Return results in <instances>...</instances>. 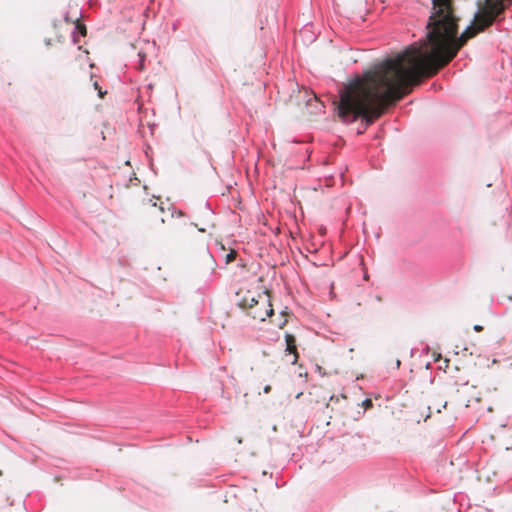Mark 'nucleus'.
I'll use <instances>...</instances> for the list:
<instances>
[{"label": "nucleus", "instance_id": "ddd939ff", "mask_svg": "<svg viewBox=\"0 0 512 512\" xmlns=\"http://www.w3.org/2000/svg\"><path fill=\"white\" fill-rule=\"evenodd\" d=\"M368 404H369V405L371 404V401H370V400H367V401L365 402V405H368Z\"/></svg>", "mask_w": 512, "mask_h": 512}, {"label": "nucleus", "instance_id": "9d476101", "mask_svg": "<svg viewBox=\"0 0 512 512\" xmlns=\"http://www.w3.org/2000/svg\"><path fill=\"white\" fill-rule=\"evenodd\" d=\"M474 330H475L476 332H481V331L483 330V327H482L481 325H475V326H474Z\"/></svg>", "mask_w": 512, "mask_h": 512}, {"label": "nucleus", "instance_id": "f03ea898", "mask_svg": "<svg viewBox=\"0 0 512 512\" xmlns=\"http://www.w3.org/2000/svg\"><path fill=\"white\" fill-rule=\"evenodd\" d=\"M258 294L259 293L253 292L248 289H239V291L236 293L238 306L242 309L247 310V312L249 313V310L254 306V304L258 303Z\"/></svg>", "mask_w": 512, "mask_h": 512}, {"label": "nucleus", "instance_id": "1a4fd4ad", "mask_svg": "<svg viewBox=\"0 0 512 512\" xmlns=\"http://www.w3.org/2000/svg\"><path fill=\"white\" fill-rule=\"evenodd\" d=\"M263 391H264V393H265V394L270 393V391H271V386H270V385H266V386L264 387Z\"/></svg>", "mask_w": 512, "mask_h": 512}, {"label": "nucleus", "instance_id": "423d86ee", "mask_svg": "<svg viewBox=\"0 0 512 512\" xmlns=\"http://www.w3.org/2000/svg\"><path fill=\"white\" fill-rule=\"evenodd\" d=\"M76 29L82 36H86V34H87L86 26L83 23L79 22L78 20L76 21Z\"/></svg>", "mask_w": 512, "mask_h": 512}, {"label": "nucleus", "instance_id": "4468645a", "mask_svg": "<svg viewBox=\"0 0 512 512\" xmlns=\"http://www.w3.org/2000/svg\"><path fill=\"white\" fill-rule=\"evenodd\" d=\"M368 404H369V405L371 404V401H370V400H367V401L365 402V405H368Z\"/></svg>", "mask_w": 512, "mask_h": 512}, {"label": "nucleus", "instance_id": "39448f33", "mask_svg": "<svg viewBox=\"0 0 512 512\" xmlns=\"http://www.w3.org/2000/svg\"><path fill=\"white\" fill-rule=\"evenodd\" d=\"M286 352L292 355L291 364H296L299 358L297 351L296 338L294 335L287 333L285 335Z\"/></svg>", "mask_w": 512, "mask_h": 512}, {"label": "nucleus", "instance_id": "9b49d317", "mask_svg": "<svg viewBox=\"0 0 512 512\" xmlns=\"http://www.w3.org/2000/svg\"><path fill=\"white\" fill-rule=\"evenodd\" d=\"M18 512H22L23 511V507L21 505L18 506Z\"/></svg>", "mask_w": 512, "mask_h": 512}, {"label": "nucleus", "instance_id": "6e6552de", "mask_svg": "<svg viewBox=\"0 0 512 512\" xmlns=\"http://www.w3.org/2000/svg\"><path fill=\"white\" fill-rule=\"evenodd\" d=\"M237 253L236 251L232 250L230 253L226 256V262L230 263L236 259Z\"/></svg>", "mask_w": 512, "mask_h": 512}, {"label": "nucleus", "instance_id": "f8f14e48", "mask_svg": "<svg viewBox=\"0 0 512 512\" xmlns=\"http://www.w3.org/2000/svg\"><path fill=\"white\" fill-rule=\"evenodd\" d=\"M400 364H401L400 360H397V361H396V366H397V368H399V367H400Z\"/></svg>", "mask_w": 512, "mask_h": 512}, {"label": "nucleus", "instance_id": "20e7f679", "mask_svg": "<svg viewBox=\"0 0 512 512\" xmlns=\"http://www.w3.org/2000/svg\"><path fill=\"white\" fill-rule=\"evenodd\" d=\"M457 396L458 401L466 407L470 406L473 401L478 402L480 400L476 387L469 386L468 384H464L457 389Z\"/></svg>", "mask_w": 512, "mask_h": 512}, {"label": "nucleus", "instance_id": "7ed1b4c3", "mask_svg": "<svg viewBox=\"0 0 512 512\" xmlns=\"http://www.w3.org/2000/svg\"><path fill=\"white\" fill-rule=\"evenodd\" d=\"M215 268L216 262L209 252L203 253L195 264V270L200 275H210L214 273Z\"/></svg>", "mask_w": 512, "mask_h": 512}, {"label": "nucleus", "instance_id": "0eeeda50", "mask_svg": "<svg viewBox=\"0 0 512 512\" xmlns=\"http://www.w3.org/2000/svg\"><path fill=\"white\" fill-rule=\"evenodd\" d=\"M93 87H94V89H95V90H97V92H98V96H99L100 98H104V96H105L106 92H105V91H102V89H101V87L99 86V84H98V82H97V81H94V83H93Z\"/></svg>", "mask_w": 512, "mask_h": 512}, {"label": "nucleus", "instance_id": "f257e3e1", "mask_svg": "<svg viewBox=\"0 0 512 512\" xmlns=\"http://www.w3.org/2000/svg\"><path fill=\"white\" fill-rule=\"evenodd\" d=\"M258 303L249 310V315L254 319L260 321L266 320L267 317L273 314V308L271 304L270 294L268 291H263L258 294Z\"/></svg>", "mask_w": 512, "mask_h": 512}]
</instances>
